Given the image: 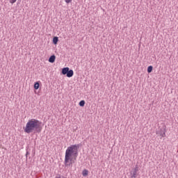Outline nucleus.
I'll list each match as a JSON object with an SVG mask.
<instances>
[{
  "instance_id": "7ed1b4c3",
  "label": "nucleus",
  "mask_w": 178,
  "mask_h": 178,
  "mask_svg": "<svg viewBox=\"0 0 178 178\" xmlns=\"http://www.w3.org/2000/svg\"><path fill=\"white\" fill-rule=\"evenodd\" d=\"M62 74H66L67 77H73L74 72H73V70H70V68L67 67L62 69Z\"/></svg>"
},
{
  "instance_id": "f03ea898",
  "label": "nucleus",
  "mask_w": 178,
  "mask_h": 178,
  "mask_svg": "<svg viewBox=\"0 0 178 178\" xmlns=\"http://www.w3.org/2000/svg\"><path fill=\"white\" fill-rule=\"evenodd\" d=\"M24 130L27 134H30L33 131L41 133V122L37 119H31L27 122Z\"/></svg>"
},
{
  "instance_id": "9d476101",
  "label": "nucleus",
  "mask_w": 178,
  "mask_h": 178,
  "mask_svg": "<svg viewBox=\"0 0 178 178\" xmlns=\"http://www.w3.org/2000/svg\"><path fill=\"white\" fill-rule=\"evenodd\" d=\"M79 106H84V105H86V102L84 100H81L79 104Z\"/></svg>"
},
{
  "instance_id": "2eb2a0df",
  "label": "nucleus",
  "mask_w": 178,
  "mask_h": 178,
  "mask_svg": "<svg viewBox=\"0 0 178 178\" xmlns=\"http://www.w3.org/2000/svg\"><path fill=\"white\" fill-rule=\"evenodd\" d=\"M56 178H60V177H56Z\"/></svg>"
},
{
  "instance_id": "ddd939ff",
  "label": "nucleus",
  "mask_w": 178,
  "mask_h": 178,
  "mask_svg": "<svg viewBox=\"0 0 178 178\" xmlns=\"http://www.w3.org/2000/svg\"><path fill=\"white\" fill-rule=\"evenodd\" d=\"M66 3H70V2H72V0H65Z\"/></svg>"
},
{
  "instance_id": "f257e3e1",
  "label": "nucleus",
  "mask_w": 178,
  "mask_h": 178,
  "mask_svg": "<svg viewBox=\"0 0 178 178\" xmlns=\"http://www.w3.org/2000/svg\"><path fill=\"white\" fill-rule=\"evenodd\" d=\"M79 148H80V145H72L67 148L64 161L65 166H72L73 165L76 158L79 156Z\"/></svg>"
},
{
  "instance_id": "39448f33",
  "label": "nucleus",
  "mask_w": 178,
  "mask_h": 178,
  "mask_svg": "<svg viewBox=\"0 0 178 178\" xmlns=\"http://www.w3.org/2000/svg\"><path fill=\"white\" fill-rule=\"evenodd\" d=\"M55 59H56V56L55 55H52L49 58V62L50 63H54L55 62Z\"/></svg>"
},
{
  "instance_id": "9b49d317",
  "label": "nucleus",
  "mask_w": 178,
  "mask_h": 178,
  "mask_svg": "<svg viewBox=\"0 0 178 178\" xmlns=\"http://www.w3.org/2000/svg\"><path fill=\"white\" fill-rule=\"evenodd\" d=\"M160 136L161 137H166V134L165 133V131H161Z\"/></svg>"
},
{
  "instance_id": "f8f14e48",
  "label": "nucleus",
  "mask_w": 178,
  "mask_h": 178,
  "mask_svg": "<svg viewBox=\"0 0 178 178\" xmlns=\"http://www.w3.org/2000/svg\"><path fill=\"white\" fill-rule=\"evenodd\" d=\"M26 158L27 159V156H29V155H30V153L29 152V149H26Z\"/></svg>"
},
{
  "instance_id": "4468645a",
  "label": "nucleus",
  "mask_w": 178,
  "mask_h": 178,
  "mask_svg": "<svg viewBox=\"0 0 178 178\" xmlns=\"http://www.w3.org/2000/svg\"><path fill=\"white\" fill-rule=\"evenodd\" d=\"M17 0H10V3H15Z\"/></svg>"
},
{
  "instance_id": "6e6552de",
  "label": "nucleus",
  "mask_w": 178,
  "mask_h": 178,
  "mask_svg": "<svg viewBox=\"0 0 178 178\" xmlns=\"http://www.w3.org/2000/svg\"><path fill=\"white\" fill-rule=\"evenodd\" d=\"M38 88H40V83L35 82V83H34V89L35 90H38Z\"/></svg>"
},
{
  "instance_id": "20e7f679",
  "label": "nucleus",
  "mask_w": 178,
  "mask_h": 178,
  "mask_svg": "<svg viewBox=\"0 0 178 178\" xmlns=\"http://www.w3.org/2000/svg\"><path fill=\"white\" fill-rule=\"evenodd\" d=\"M137 172H138V165H136L134 169L133 172L131 173V178L137 177Z\"/></svg>"
},
{
  "instance_id": "1a4fd4ad",
  "label": "nucleus",
  "mask_w": 178,
  "mask_h": 178,
  "mask_svg": "<svg viewBox=\"0 0 178 178\" xmlns=\"http://www.w3.org/2000/svg\"><path fill=\"white\" fill-rule=\"evenodd\" d=\"M152 69H154V67H152V65H149L147 67V73H151L152 72Z\"/></svg>"
},
{
  "instance_id": "423d86ee",
  "label": "nucleus",
  "mask_w": 178,
  "mask_h": 178,
  "mask_svg": "<svg viewBox=\"0 0 178 178\" xmlns=\"http://www.w3.org/2000/svg\"><path fill=\"white\" fill-rule=\"evenodd\" d=\"M58 41H59V38H58L57 36H55L53 38V44H54V45H56V44H58Z\"/></svg>"
},
{
  "instance_id": "0eeeda50",
  "label": "nucleus",
  "mask_w": 178,
  "mask_h": 178,
  "mask_svg": "<svg viewBox=\"0 0 178 178\" xmlns=\"http://www.w3.org/2000/svg\"><path fill=\"white\" fill-rule=\"evenodd\" d=\"M82 175L84 177H86V176H88V170H83L82 172Z\"/></svg>"
}]
</instances>
